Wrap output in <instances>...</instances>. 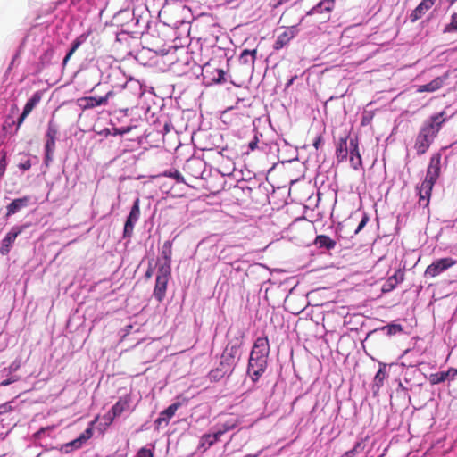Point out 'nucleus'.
<instances>
[{"instance_id": "61", "label": "nucleus", "mask_w": 457, "mask_h": 457, "mask_svg": "<svg viewBox=\"0 0 457 457\" xmlns=\"http://www.w3.org/2000/svg\"><path fill=\"white\" fill-rule=\"evenodd\" d=\"M104 419L106 420L107 425L111 424V423H109V412L104 416Z\"/></svg>"}, {"instance_id": "52", "label": "nucleus", "mask_w": 457, "mask_h": 457, "mask_svg": "<svg viewBox=\"0 0 457 457\" xmlns=\"http://www.w3.org/2000/svg\"><path fill=\"white\" fill-rule=\"evenodd\" d=\"M14 123H15V121H14L12 119H11L10 117H8V118L4 120V124H3V130L7 131V130H8V129H9V128H12V126Z\"/></svg>"}, {"instance_id": "50", "label": "nucleus", "mask_w": 457, "mask_h": 457, "mask_svg": "<svg viewBox=\"0 0 457 457\" xmlns=\"http://www.w3.org/2000/svg\"><path fill=\"white\" fill-rule=\"evenodd\" d=\"M323 142H324L323 136L321 134H319L315 137V138L312 142V145L316 150H318L320 148V146L323 144Z\"/></svg>"}, {"instance_id": "41", "label": "nucleus", "mask_w": 457, "mask_h": 457, "mask_svg": "<svg viewBox=\"0 0 457 457\" xmlns=\"http://www.w3.org/2000/svg\"><path fill=\"white\" fill-rule=\"evenodd\" d=\"M221 364H223V367H227V369H230L233 372L238 363V361H237L232 356L228 355V353H225L222 352L220 357V361Z\"/></svg>"}, {"instance_id": "29", "label": "nucleus", "mask_w": 457, "mask_h": 457, "mask_svg": "<svg viewBox=\"0 0 457 457\" xmlns=\"http://www.w3.org/2000/svg\"><path fill=\"white\" fill-rule=\"evenodd\" d=\"M21 231V230L20 228H12L10 232L7 233V235L2 241V245L0 248L1 254L5 255L10 252L12 245L13 244Z\"/></svg>"}, {"instance_id": "42", "label": "nucleus", "mask_w": 457, "mask_h": 457, "mask_svg": "<svg viewBox=\"0 0 457 457\" xmlns=\"http://www.w3.org/2000/svg\"><path fill=\"white\" fill-rule=\"evenodd\" d=\"M291 38L288 37V35L284 31L281 34H279L277 37V39L274 42L273 48L274 50H280L284 46H286L289 42Z\"/></svg>"}, {"instance_id": "40", "label": "nucleus", "mask_w": 457, "mask_h": 457, "mask_svg": "<svg viewBox=\"0 0 457 457\" xmlns=\"http://www.w3.org/2000/svg\"><path fill=\"white\" fill-rule=\"evenodd\" d=\"M87 35L82 34L79 36L71 44V47L70 51L67 53L63 59V64H66L68 60L72 56V54L76 52V50L81 46L82 43L86 41Z\"/></svg>"}, {"instance_id": "45", "label": "nucleus", "mask_w": 457, "mask_h": 457, "mask_svg": "<svg viewBox=\"0 0 457 457\" xmlns=\"http://www.w3.org/2000/svg\"><path fill=\"white\" fill-rule=\"evenodd\" d=\"M369 220H370V215L366 212H362L361 220L359 222L356 229L354 230V235L359 234L364 228V227L367 225Z\"/></svg>"}, {"instance_id": "16", "label": "nucleus", "mask_w": 457, "mask_h": 457, "mask_svg": "<svg viewBox=\"0 0 457 457\" xmlns=\"http://www.w3.org/2000/svg\"><path fill=\"white\" fill-rule=\"evenodd\" d=\"M167 54L168 49L166 47H164V53L145 50V58H147V61L145 62V67H154L159 70H164L165 62L163 58Z\"/></svg>"}, {"instance_id": "26", "label": "nucleus", "mask_w": 457, "mask_h": 457, "mask_svg": "<svg viewBox=\"0 0 457 457\" xmlns=\"http://www.w3.org/2000/svg\"><path fill=\"white\" fill-rule=\"evenodd\" d=\"M336 245L337 242L334 239L323 234L316 236L313 241V245L318 249H320L322 252L334 249Z\"/></svg>"}, {"instance_id": "44", "label": "nucleus", "mask_w": 457, "mask_h": 457, "mask_svg": "<svg viewBox=\"0 0 457 457\" xmlns=\"http://www.w3.org/2000/svg\"><path fill=\"white\" fill-rule=\"evenodd\" d=\"M457 31V12L451 15L450 22L443 29V33H453Z\"/></svg>"}, {"instance_id": "13", "label": "nucleus", "mask_w": 457, "mask_h": 457, "mask_svg": "<svg viewBox=\"0 0 457 457\" xmlns=\"http://www.w3.org/2000/svg\"><path fill=\"white\" fill-rule=\"evenodd\" d=\"M221 436L212 427L207 433L201 436L196 448V452L200 453H205L208 449L213 446L216 443L221 441Z\"/></svg>"}, {"instance_id": "31", "label": "nucleus", "mask_w": 457, "mask_h": 457, "mask_svg": "<svg viewBox=\"0 0 457 457\" xmlns=\"http://www.w3.org/2000/svg\"><path fill=\"white\" fill-rule=\"evenodd\" d=\"M205 162L199 159L189 160L187 162V169L191 170V174L195 179H203Z\"/></svg>"}, {"instance_id": "60", "label": "nucleus", "mask_w": 457, "mask_h": 457, "mask_svg": "<svg viewBox=\"0 0 457 457\" xmlns=\"http://www.w3.org/2000/svg\"><path fill=\"white\" fill-rule=\"evenodd\" d=\"M445 1L448 3L449 6L453 5L457 2V0H445Z\"/></svg>"}, {"instance_id": "4", "label": "nucleus", "mask_w": 457, "mask_h": 457, "mask_svg": "<svg viewBox=\"0 0 457 457\" xmlns=\"http://www.w3.org/2000/svg\"><path fill=\"white\" fill-rule=\"evenodd\" d=\"M441 158L442 154L439 152L432 154L427 168L425 179L420 185L416 186V192L419 196V204L428 210L433 187L441 174Z\"/></svg>"}, {"instance_id": "8", "label": "nucleus", "mask_w": 457, "mask_h": 457, "mask_svg": "<svg viewBox=\"0 0 457 457\" xmlns=\"http://www.w3.org/2000/svg\"><path fill=\"white\" fill-rule=\"evenodd\" d=\"M335 2L336 0H320L306 12L305 17L301 19V22L303 21L306 17L314 15L320 16L319 20L314 21L315 22H326L329 19V13L335 7Z\"/></svg>"}, {"instance_id": "59", "label": "nucleus", "mask_w": 457, "mask_h": 457, "mask_svg": "<svg viewBox=\"0 0 457 457\" xmlns=\"http://www.w3.org/2000/svg\"><path fill=\"white\" fill-rule=\"evenodd\" d=\"M145 457H154L153 452L146 447H145Z\"/></svg>"}, {"instance_id": "53", "label": "nucleus", "mask_w": 457, "mask_h": 457, "mask_svg": "<svg viewBox=\"0 0 457 457\" xmlns=\"http://www.w3.org/2000/svg\"><path fill=\"white\" fill-rule=\"evenodd\" d=\"M6 168L5 154H3L0 160V177L4 175Z\"/></svg>"}, {"instance_id": "1", "label": "nucleus", "mask_w": 457, "mask_h": 457, "mask_svg": "<svg viewBox=\"0 0 457 457\" xmlns=\"http://www.w3.org/2000/svg\"><path fill=\"white\" fill-rule=\"evenodd\" d=\"M155 94L151 87L147 89L145 85V142L151 148H157L158 158L167 157L163 149H159L164 142V136L170 129V122L168 118L161 112L164 105L163 98L158 97L154 100Z\"/></svg>"}, {"instance_id": "37", "label": "nucleus", "mask_w": 457, "mask_h": 457, "mask_svg": "<svg viewBox=\"0 0 457 457\" xmlns=\"http://www.w3.org/2000/svg\"><path fill=\"white\" fill-rule=\"evenodd\" d=\"M211 73L213 74V76L206 81L207 85H221L227 81V72L223 69L215 68Z\"/></svg>"}, {"instance_id": "34", "label": "nucleus", "mask_w": 457, "mask_h": 457, "mask_svg": "<svg viewBox=\"0 0 457 457\" xmlns=\"http://www.w3.org/2000/svg\"><path fill=\"white\" fill-rule=\"evenodd\" d=\"M257 49H244L240 53L238 61L240 64L246 65L249 68H253L254 62L256 60Z\"/></svg>"}, {"instance_id": "28", "label": "nucleus", "mask_w": 457, "mask_h": 457, "mask_svg": "<svg viewBox=\"0 0 457 457\" xmlns=\"http://www.w3.org/2000/svg\"><path fill=\"white\" fill-rule=\"evenodd\" d=\"M432 6H433V4L428 0H421V2L416 6V8L409 15L410 21L412 23L416 22Z\"/></svg>"}, {"instance_id": "20", "label": "nucleus", "mask_w": 457, "mask_h": 457, "mask_svg": "<svg viewBox=\"0 0 457 457\" xmlns=\"http://www.w3.org/2000/svg\"><path fill=\"white\" fill-rule=\"evenodd\" d=\"M404 279V270L402 269H397L395 273L388 277V278L385 281L382 286L383 293L392 292L396 288L398 284L402 283Z\"/></svg>"}, {"instance_id": "57", "label": "nucleus", "mask_w": 457, "mask_h": 457, "mask_svg": "<svg viewBox=\"0 0 457 457\" xmlns=\"http://www.w3.org/2000/svg\"><path fill=\"white\" fill-rule=\"evenodd\" d=\"M153 275V270L151 268V265L149 264V267L147 268V270L145 271V278H151Z\"/></svg>"}, {"instance_id": "5", "label": "nucleus", "mask_w": 457, "mask_h": 457, "mask_svg": "<svg viewBox=\"0 0 457 457\" xmlns=\"http://www.w3.org/2000/svg\"><path fill=\"white\" fill-rule=\"evenodd\" d=\"M166 24L160 21H148L145 25V51L162 52L165 47Z\"/></svg>"}, {"instance_id": "36", "label": "nucleus", "mask_w": 457, "mask_h": 457, "mask_svg": "<svg viewBox=\"0 0 457 457\" xmlns=\"http://www.w3.org/2000/svg\"><path fill=\"white\" fill-rule=\"evenodd\" d=\"M128 408V402L124 399H120L109 411V423H112L113 420L120 416Z\"/></svg>"}, {"instance_id": "30", "label": "nucleus", "mask_w": 457, "mask_h": 457, "mask_svg": "<svg viewBox=\"0 0 457 457\" xmlns=\"http://www.w3.org/2000/svg\"><path fill=\"white\" fill-rule=\"evenodd\" d=\"M386 378V364L379 363L378 371L375 374L372 384V391L374 394L379 391L383 386L385 379Z\"/></svg>"}, {"instance_id": "27", "label": "nucleus", "mask_w": 457, "mask_h": 457, "mask_svg": "<svg viewBox=\"0 0 457 457\" xmlns=\"http://www.w3.org/2000/svg\"><path fill=\"white\" fill-rule=\"evenodd\" d=\"M171 247H172L171 241L167 240L164 242V244L162 247V252H161L162 259H158L157 266L164 267L165 265H167L168 268H171V254H172Z\"/></svg>"}, {"instance_id": "23", "label": "nucleus", "mask_w": 457, "mask_h": 457, "mask_svg": "<svg viewBox=\"0 0 457 457\" xmlns=\"http://www.w3.org/2000/svg\"><path fill=\"white\" fill-rule=\"evenodd\" d=\"M349 138L350 137L348 135L341 137L337 143L335 154L339 163L346 161L348 157L349 145L347 141Z\"/></svg>"}, {"instance_id": "43", "label": "nucleus", "mask_w": 457, "mask_h": 457, "mask_svg": "<svg viewBox=\"0 0 457 457\" xmlns=\"http://www.w3.org/2000/svg\"><path fill=\"white\" fill-rule=\"evenodd\" d=\"M428 380L431 385H438L447 380L446 373L445 370L432 373L429 375Z\"/></svg>"}, {"instance_id": "48", "label": "nucleus", "mask_w": 457, "mask_h": 457, "mask_svg": "<svg viewBox=\"0 0 457 457\" xmlns=\"http://www.w3.org/2000/svg\"><path fill=\"white\" fill-rule=\"evenodd\" d=\"M299 28H298V25H293V26H290V27H287V29L285 30V32L288 35V37L293 39L295 37L297 36V34L299 33Z\"/></svg>"}, {"instance_id": "38", "label": "nucleus", "mask_w": 457, "mask_h": 457, "mask_svg": "<svg viewBox=\"0 0 457 457\" xmlns=\"http://www.w3.org/2000/svg\"><path fill=\"white\" fill-rule=\"evenodd\" d=\"M41 98L42 93L39 91L35 92L33 96L27 101L22 112L29 115L41 101Z\"/></svg>"}, {"instance_id": "35", "label": "nucleus", "mask_w": 457, "mask_h": 457, "mask_svg": "<svg viewBox=\"0 0 457 457\" xmlns=\"http://www.w3.org/2000/svg\"><path fill=\"white\" fill-rule=\"evenodd\" d=\"M369 441V437L366 436L364 438H361L355 442L354 445L352 449L346 451L342 457H354L359 453H362L365 452V448L367 446V443Z\"/></svg>"}, {"instance_id": "33", "label": "nucleus", "mask_w": 457, "mask_h": 457, "mask_svg": "<svg viewBox=\"0 0 457 457\" xmlns=\"http://www.w3.org/2000/svg\"><path fill=\"white\" fill-rule=\"evenodd\" d=\"M447 75H444L441 77H436L432 79L430 82L420 86L418 92H435L437 89L441 88L444 85L445 80L446 79Z\"/></svg>"}, {"instance_id": "7", "label": "nucleus", "mask_w": 457, "mask_h": 457, "mask_svg": "<svg viewBox=\"0 0 457 457\" xmlns=\"http://www.w3.org/2000/svg\"><path fill=\"white\" fill-rule=\"evenodd\" d=\"M170 275H171V268H168L167 265H165L164 267L163 266L157 267L155 285H154V288L153 291V296L159 303H161L165 297L167 285H168L169 279L170 278Z\"/></svg>"}, {"instance_id": "19", "label": "nucleus", "mask_w": 457, "mask_h": 457, "mask_svg": "<svg viewBox=\"0 0 457 457\" xmlns=\"http://www.w3.org/2000/svg\"><path fill=\"white\" fill-rule=\"evenodd\" d=\"M232 374L233 371L230 369L223 367V364L219 361L217 366L209 371L207 377L211 382H219L223 378L228 379Z\"/></svg>"}, {"instance_id": "10", "label": "nucleus", "mask_w": 457, "mask_h": 457, "mask_svg": "<svg viewBox=\"0 0 457 457\" xmlns=\"http://www.w3.org/2000/svg\"><path fill=\"white\" fill-rule=\"evenodd\" d=\"M282 145L278 144V158L281 163H291L298 160V150L291 145L286 139L281 140Z\"/></svg>"}, {"instance_id": "11", "label": "nucleus", "mask_w": 457, "mask_h": 457, "mask_svg": "<svg viewBox=\"0 0 457 457\" xmlns=\"http://www.w3.org/2000/svg\"><path fill=\"white\" fill-rule=\"evenodd\" d=\"M404 333V328L402 324L398 323L396 320H394L385 326L377 328L373 330H370L368 333V336H386L388 337L401 335Z\"/></svg>"}, {"instance_id": "64", "label": "nucleus", "mask_w": 457, "mask_h": 457, "mask_svg": "<svg viewBox=\"0 0 457 457\" xmlns=\"http://www.w3.org/2000/svg\"><path fill=\"white\" fill-rule=\"evenodd\" d=\"M245 457H259V454H248V455H245Z\"/></svg>"}, {"instance_id": "56", "label": "nucleus", "mask_w": 457, "mask_h": 457, "mask_svg": "<svg viewBox=\"0 0 457 457\" xmlns=\"http://www.w3.org/2000/svg\"><path fill=\"white\" fill-rule=\"evenodd\" d=\"M296 78H297L296 76H293V77H291V78L287 81V83H286V85H285V87H286V88L290 87L293 85V83H294V81L295 80V79H296Z\"/></svg>"}, {"instance_id": "32", "label": "nucleus", "mask_w": 457, "mask_h": 457, "mask_svg": "<svg viewBox=\"0 0 457 457\" xmlns=\"http://www.w3.org/2000/svg\"><path fill=\"white\" fill-rule=\"evenodd\" d=\"M30 200L29 196H24L21 198L14 199L12 203H10L6 209H7V216H11L18 212L22 208H25L28 206L29 202Z\"/></svg>"}, {"instance_id": "54", "label": "nucleus", "mask_w": 457, "mask_h": 457, "mask_svg": "<svg viewBox=\"0 0 457 457\" xmlns=\"http://www.w3.org/2000/svg\"><path fill=\"white\" fill-rule=\"evenodd\" d=\"M371 120H372V115L371 114L364 113L362 115L361 124L362 126H367L370 122Z\"/></svg>"}, {"instance_id": "47", "label": "nucleus", "mask_w": 457, "mask_h": 457, "mask_svg": "<svg viewBox=\"0 0 457 457\" xmlns=\"http://www.w3.org/2000/svg\"><path fill=\"white\" fill-rule=\"evenodd\" d=\"M166 426H168V423H166V420H164V418H162L159 414V416L154 421V430L158 431L160 428H164Z\"/></svg>"}, {"instance_id": "15", "label": "nucleus", "mask_w": 457, "mask_h": 457, "mask_svg": "<svg viewBox=\"0 0 457 457\" xmlns=\"http://www.w3.org/2000/svg\"><path fill=\"white\" fill-rule=\"evenodd\" d=\"M58 134V128L53 120H49L46 133V142L45 145L46 159L50 160L51 154L55 148V141Z\"/></svg>"}, {"instance_id": "49", "label": "nucleus", "mask_w": 457, "mask_h": 457, "mask_svg": "<svg viewBox=\"0 0 457 457\" xmlns=\"http://www.w3.org/2000/svg\"><path fill=\"white\" fill-rule=\"evenodd\" d=\"M446 373L447 380L452 381L454 380L457 377V369L456 368H449L448 370H445Z\"/></svg>"}, {"instance_id": "24", "label": "nucleus", "mask_w": 457, "mask_h": 457, "mask_svg": "<svg viewBox=\"0 0 457 457\" xmlns=\"http://www.w3.org/2000/svg\"><path fill=\"white\" fill-rule=\"evenodd\" d=\"M185 65L188 66L189 69L192 70L193 74L195 75L196 78H199L200 76H202L204 82L206 83V81H207L206 73L211 72L210 71L211 65L209 62H207L202 66V65L197 64L195 61L189 60L187 58V60L185 62Z\"/></svg>"}, {"instance_id": "9", "label": "nucleus", "mask_w": 457, "mask_h": 457, "mask_svg": "<svg viewBox=\"0 0 457 457\" xmlns=\"http://www.w3.org/2000/svg\"><path fill=\"white\" fill-rule=\"evenodd\" d=\"M456 261L452 257L436 259L427 267L424 275L426 278H435L453 267Z\"/></svg>"}, {"instance_id": "14", "label": "nucleus", "mask_w": 457, "mask_h": 457, "mask_svg": "<svg viewBox=\"0 0 457 457\" xmlns=\"http://www.w3.org/2000/svg\"><path fill=\"white\" fill-rule=\"evenodd\" d=\"M244 345V333L239 332L237 337L228 340L223 352L235 358L237 361H240L242 356V347Z\"/></svg>"}, {"instance_id": "39", "label": "nucleus", "mask_w": 457, "mask_h": 457, "mask_svg": "<svg viewBox=\"0 0 457 457\" xmlns=\"http://www.w3.org/2000/svg\"><path fill=\"white\" fill-rule=\"evenodd\" d=\"M181 406V403L179 401H176L170 404L167 408H165L163 411L160 412V415L164 418L166 420V423L169 424L171 418L175 415L178 409Z\"/></svg>"}, {"instance_id": "55", "label": "nucleus", "mask_w": 457, "mask_h": 457, "mask_svg": "<svg viewBox=\"0 0 457 457\" xmlns=\"http://www.w3.org/2000/svg\"><path fill=\"white\" fill-rule=\"evenodd\" d=\"M27 116H28V114H26L23 112H21V116L17 120L15 131H17L19 129V128L22 125V123L24 122V120L27 118Z\"/></svg>"}, {"instance_id": "2", "label": "nucleus", "mask_w": 457, "mask_h": 457, "mask_svg": "<svg viewBox=\"0 0 457 457\" xmlns=\"http://www.w3.org/2000/svg\"><path fill=\"white\" fill-rule=\"evenodd\" d=\"M270 345L267 336H261L253 341L250 351L246 375L253 384L259 382L268 368Z\"/></svg>"}, {"instance_id": "17", "label": "nucleus", "mask_w": 457, "mask_h": 457, "mask_svg": "<svg viewBox=\"0 0 457 457\" xmlns=\"http://www.w3.org/2000/svg\"><path fill=\"white\" fill-rule=\"evenodd\" d=\"M240 424L241 421L237 417L230 416L227 418L225 420L218 422L212 428L222 437L227 433L237 429Z\"/></svg>"}, {"instance_id": "25", "label": "nucleus", "mask_w": 457, "mask_h": 457, "mask_svg": "<svg viewBox=\"0 0 457 457\" xmlns=\"http://www.w3.org/2000/svg\"><path fill=\"white\" fill-rule=\"evenodd\" d=\"M148 177L151 179H160L162 177H167V178H170V179H174L176 184L183 183V184H186L187 186H188V184L186 183L185 179H184L183 175L181 174V172L174 168L165 170L156 175H149Z\"/></svg>"}, {"instance_id": "58", "label": "nucleus", "mask_w": 457, "mask_h": 457, "mask_svg": "<svg viewBox=\"0 0 457 457\" xmlns=\"http://www.w3.org/2000/svg\"><path fill=\"white\" fill-rule=\"evenodd\" d=\"M14 381H15L14 379H5L0 383V386H6Z\"/></svg>"}, {"instance_id": "62", "label": "nucleus", "mask_w": 457, "mask_h": 457, "mask_svg": "<svg viewBox=\"0 0 457 457\" xmlns=\"http://www.w3.org/2000/svg\"><path fill=\"white\" fill-rule=\"evenodd\" d=\"M137 457H143V448H141L140 450H138L137 454Z\"/></svg>"}, {"instance_id": "18", "label": "nucleus", "mask_w": 457, "mask_h": 457, "mask_svg": "<svg viewBox=\"0 0 457 457\" xmlns=\"http://www.w3.org/2000/svg\"><path fill=\"white\" fill-rule=\"evenodd\" d=\"M140 216L139 199L137 198L129 212V215L124 225V237H130L133 231L135 222L137 221Z\"/></svg>"}, {"instance_id": "51", "label": "nucleus", "mask_w": 457, "mask_h": 457, "mask_svg": "<svg viewBox=\"0 0 457 457\" xmlns=\"http://www.w3.org/2000/svg\"><path fill=\"white\" fill-rule=\"evenodd\" d=\"M410 389L411 388H408L407 386H403V382L401 380L398 381V386H397L396 392L399 393L401 391V392H403L405 395H407L409 402L411 401V395H408V392H409Z\"/></svg>"}, {"instance_id": "12", "label": "nucleus", "mask_w": 457, "mask_h": 457, "mask_svg": "<svg viewBox=\"0 0 457 457\" xmlns=\"http://www.w3.org/2000/svg\"><path fill=\"white\" fill-rule=\"evenodd\" d=\"M349 161L351 167L358 170L362 169V158L359 149V138L357 136L349 138Z\"/></svg>"}, {"instance_id": "63", "label": "nucleus", "mask_w": 457, "mask_h": 457, "mask_svg": "<svg viewBox=\"0 0 457 457\" xmlns=\"http://www.w3.org/2000/svg\"><path fill=\"white\" fill-rule=\"evenodd\" d=\"M29 167H30V163H29V162H28L27 163H25V164H23V165H22V168H23L24 170L29 169Z\"/></svg>"}, {"instance_id": "46", "label": "nucleus", "mask_w": 457, "mask_h": 457, "mask_svg": "<svg viewBox=\"0 0 457 457\" xmlns=\"http://www.w3.org/2000/svg\"><path fill=\"white\" fill-rule=\"evenodd\" d=\"M253 131H254L253 137L248 143V149L250 151H254L255 149L258 148V144H259V141H260L259 140V137H262V134L259 133L256 129H254Z\"/></svg>"}, {"instance_id": "22", "label": "nucleus", "mask_w": 457, "mask_h": 457, "mask_svg": "<svg viewBox=\"0 0 457 457\" xmlns=\"http://www.w3.org/2000/svg\"><path fill=\"white\" fill-rule=\"evenodd\" d=\"M97 420V418L93 420L89 427L76 439L67 443L64 447H72L75 449H79L82 446L84 443H86L87 440H89L93 436V426Z\"/></svg>"}, {"instance_id": "6", "label": "nucleus", "mask_w": 457, "mask_h": 457, "mask_svg": "<svg viewBox=\"0 0 457 457\" xmlns=\"http://www.w3.org/2000/svg\"><path fill=\"white\" fill-rule=\"evenodd\" d=\"M262 265H251L247 261L237 260L228 263L223 272L228 274V278L237 284L244 283L245 278L248 276V270L251 268H260Z\"/></svg>"}, {"instance_id": "3", "label": "nucleus", "mask_w": 457, "mask_h": 457, "mask_svg": "<svg viewBox=\"0 0 457 457\" xmlns=\"http://www.w3.org/2000/svg\"><path fill=\"white\" fill-rule=\"evenodd\" d=\"M450 117H446L445 112L441 111L430 115L424 120L416 137L414 145L418 155L424 154L429 149L443 125Z\"/></svg>"}, {"instance_id": "21", "label": "nucleus", "mask_w": 457, "mask_h": 457, "mask_svg": "<svg viewBox=\"0 0 457 457\" xmlns=\"http://www.w3.org/2000/svg\"><path fill=\"white\" fill-rule=\"evenodd\" d=\"M113 95L112 91H109L104 96L96 98L94 96L83 97L79 99V105L84 109H90L102 104H106L110 97Z\"/></svg>"}]
</instances>
